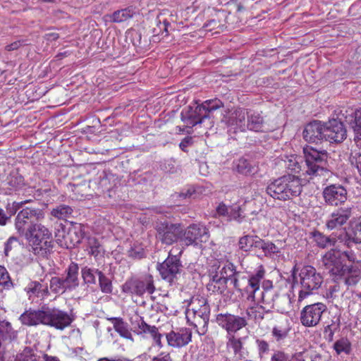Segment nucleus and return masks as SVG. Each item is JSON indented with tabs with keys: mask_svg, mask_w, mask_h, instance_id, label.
<instances>
[{
	"mask_svg": "<svg viewBox=\"0 0 361 361\" xmlns=\"http://www.w3.org/2000/svg\"><path fill=\"white\" fill-rule=\"evenodd\" d=\"M322 197L326 205L338 207L326 219V228L331 231L338 229L347 224L353 216V206L345 204L348 200L345 187L339 183L329 184L323 188Z\"/></svg>",
	"mask_w": 361,
	"mask_h": 361,
	"instance_id": "f257e3e1",
	"label": "nucleus"
},
{
	"mask_svg": "<svg viewBox=\"0 0 361 361\" xmlns=\"http://www.w3.org/2000/svg\"><path fill=\"white\" fill-rule=\"evenodd\" d=\"M322 265L333 280L338 283L350 286L361 280V269L357 265L343 263L339 250L331 249L328 251L322 257Z\"/></svg>",
	"mask_w": 361,
	"mask_h": 361,
	"instance_id": "f03ea898",
	"label": "nucleus"
},
{
	"mask_svg": "<svg viewBox=\"0 0 361 361\" xmlns=\"http://www.w3.org/2000/svg\"><path fill=\"white\" fill-rule=\"evenodd\" d=\"M302 190L301 179L288 174L271 181L266 188L267 193L275 200L286 201L299 196Z\"/></svg>",
	"mask_w": 361,
	"mask_h": 361,
	"instance_id": "7ed1b4c3",
	"label": "nucleus"
},
{
	"mask_svg": "<svg viewBox=\"0 0 361 361\" xmlns=\"http://www.w3.org/2000/svg\"><path fill=\"white\" fill-rule=\"evenodd\" d=\"M20 236L25 237L34 254L39 257H47L53 248L51 232L42 224L33 226Z\"/></svg>",
	"mask_w": 361,
	"mask_h": 361,
	"instance_id": "20e7f679",
	"label": "nucleus"
},
{
	"mask_svg": "<svg viewBox=\"0 0 361 361\" xmlns=\"http://www.w3.org/2000/svg\"><path fill=\"white\" fill-rule=\"evenodd\" d=\"M236 267L231 262H216L209 271L210 280L207 288L213 293L222 294L228 281H231L236 273Z\"/></svg>",
	"mask_w": 361,
	"mask_h": 361,
	"instance_id": "39448f33",
	"label": "nucleus"
},
{
	"mask_svg": "<svg viewBox=\"0 0 361 361\" xmlns=\"http://www.w3.org/2000/svg\"><path fill=\"white\" fill-rule=\"evenodd\" d=\"M298 276L300 288L298 291V302L301 303L317 293L324 282V278L321 273L310 265L303 266Z\"/></svg>",
	"mask_w": 361,
	"mask_h": 361,
	"instance_id": "423d86ee",
	"label": "nucleus"
},
{
	"mask_svg": "<svg viewBox=\"0 0 361 361\" xmlns=\"http://www.w3.org/2000/svg\"><path fill=\"white\" fill-rule=\"evenodd\" d=\"M303 153L307 175L322 176L329 171V154L326 150H317L307 146L303 148Z\"/></svg>",
	"mask_w": 361,
	"mask_h": 361,
	"instance_id": "0eeeda50",
	"label": "nucleus"
},
{
	"mask_svg": "<svg viewBox=\"0 0 361 361\" xmlns=\"http://www.w3.org/2000/svg\"><path fill=\"white\" fill-rule=\"evenodd\" d=\"M44 219V212L39 208L27 207L20 210L15 219V226L20 235H23L33 226L39 224L38 222Z\"/></svg>",
	"mask_w": 361,
	"mask_h": 361,
	"instance_id": "6e6552de",
	"label": "nucleus"
},
{
	"mask_svg": "<svg viewBox=\"0 0 361 361\" xmlns=\"http://www.w3.org/2000/svg\"><path fill=\"white\" fill-rule=\"evenodd\" d=\"M173 249L169 252L168 257L163 262L157 264V269L161 279L171 284L173 283L174 279H177L178 274H180L183 268L180 260L182 250L177 255H173Z\"/></svg>",
	"mask_w": 361,
	"mask_h": 361,
	"instance_id": "1a4fd4ad",
	"label": "nucleus"
},
{
	"mask_svg": "<svg viewBox=\"0 0 361 361\" xmlns=\"http://www.w3.org/2000/svg\"><path fill=\"white\" fill-rule=\"evenodd\" d=\"M216 322L219 326L226 331V338L235 336V334L247 326V319L229 312L219 313L216 315Z\"/></svg>",
	"mask_w": 361,
	"mask_h": 361,
	"instance_id": "9d476101",
	"label": "nucleus"
},
{
	"mask_svg": "<svg viewBox=\"0 0 361 361\" xmlns=\"http://www.w3.org/2000/svg\"><path fill=\"white\" fill-rule=\"evenodd\" d=\"M157 238L162 244L171 245L178 240L181 242L183 228L180 224H173L167 221L157 222L155 226Z\"/></svg>",
	"mask_w": 361,
	"mask_h": 361,
	"instance_id": "9b49d317",
	"label": "nucleus"
},
{
	"mask_svg": "<svg viewBox=\"0 0 361 361\" xmlns=\"http://www.w3.org/2000/svg\"><path fill=\"white\" fill-rule=\"evenodd\" d=\"M209 317L210 306L207 301H204L197 310H188L186 315L188 322L196 329L200 335H204L207 333Z\"/></svg>",
	"mask_w": 361,
	"mask_h": 361,
	"instance_id": "f8f14e48",
	"label": "nucleus"
},
{
	"mask_svg": "<svg viewBox=\"0 0 361 361\" xmlns=\"http://www.w3.org/2000/svg\"><path fill=\"white\" fill-rule=\"evenodd\" d=\"M154 290V281L151 275L142 279H129L122 286L123 293L137 296H142L145 293L152 294Z\"/></svg>",
	"mask_w": 361,
	"mask_h": 361,
	"instance_id": "ddd939ff",
	"label": "nucleus"
},
{
	"mask_svg": "<svg viewBox=\"0 0 361 361\" xmlns=\"http://www.w3.org/2000/svg\"><path fill=\"white\" fill-rule=\"evenodd\" d=\"M327 311L326 305L323 302H315L305 306L300 313V321L305 327L317 326L322 320V316Z\"/></svg>",
	"mask_w": 361,
	"mask_h": 361,
	"instance_id": "4468645a",
	"label": "nucleus"
},
{
	"mask_svg": "<svg viewBox=\"0 0 361 361\" xmlns=\"http://www.w3.org/2000/svg\"><path fill=\"white\" fill-rule=\"evenodd\" d=\"M209 238L208 228L200 224H193L187 227L181 235V243L185 246L197 245Z\"/></svg>",
	"mask_w": 361,
	"mask_h": 361,
	"instance_id": "2eb2a0df",
	"label": "nucleus"
},
{
	"mask_svg": "<svg viewBox=\"0 0 361 361\" xmlns=\"http://www.w3.org/2000/svg\"><path fill=\"white\" fill-rule=\"evenodd\" d=\"M74 318L68 312L56 308L44 307V325L63 330L71 326Z\"/></svg>",
	"mask_w": 361,
	"mask_h": 361,
	"instance_id": "dca6fc26",
	"label": "nucleus"
},
{
	"mask_svg": "<svg viewBox=\"0 0 361 361\" xmlns=\"http://www.w3.org/2000/svg\"><path fill=\"white\" fill-rule=\"evenodd\" d=\"M292 327L288 319L280 317L271 330L272 341L278 348H282L287 345L290 339Z\"/></svg>",
	"mask_w": 361,
	"mask_h": 361,
	"instance_id": "f3484780",
	"label": "nucleus"
},
{
	"mask_svg": "<svg viewBox=\"0 0 361 361\" xmlns=\"http://www.w3.org/2000/svg\"><path fill=\"white\" fill-rule=\"evenodd\" d=\"M326 141L339 144L347 138V129L341 118H331L324 122Z\"/></svg>",
	"mask_w": 361,
	"mask_h": 361,
	"instance_id": "a211bd4d",
	"label": "nucleus"
},
{
	"mask_svg": "<svg viewBox=\"0 0 361 361\" xmlns=\"http://www.w3.org/2000/svg\"><path fill=\"white\" fill-rule=\"evenodd\" d=\"M260 301L282 312L288 310L290 307V295H280L276 290L262 291Z\"/></svg>",
	"mask_w": 361,
	"mask_h": 361,
	"instance_id": "6ab92c4d",
	"label": "nucleus"
},
{
	"mask_svg": "<svg viewBox=\"0 0 361 361\" xmlns=\"http://www.w3.org/2000/svg\"><path fill=\"white\" fill-rule=\"evenodd\" d=\"M324 122L314 120L307 123L302 132L304 140L309 143L319 144L326 141Z\"/></svg>",
	"mask_w": 361,
	"mask_h": 361,
	"instance_id": "aec40b11",
	"label": "nucleus"
},
{
	"mask_svg": "<svg viewBox=\"0 0 361 361\" xmlns=\"http://www.w3.org/2000/svg\"><path fill=\"white\" fill-rule=\"evenodd\" d=\"M180 119L185 124V128L191 129L197 124L204 123L206 120V114L202 112L198 104L195 106H188L180 113Z\"/></svg>",
	"mask_w": 361,
	"mask_h": 361,
	"instance_id": "412c9836",
	"label": "nucleus"
},
{
	"mask_svg": "<svg viewBox=\"0 0 361 361\" xmlns=\"http://www.w3.org/2000/svg\"><path fill=\"white\" fill-rule=\"evenodd\" d=\"M252 250L255 251L257 257L261 259L264 257L274 259L279 257L281 254V249L274 243L263 240L259 236L256 239L255 247Z\"/></svg>",
	"mask_w": 361,
	"mask_h": 361,
	"instance_id": "4be33fe9",
	"label": "nucleus"
},
{
	"mask_svg": "<svg viewBox=\"0 0 361 361\" xmlns=\"http://www.w3.org/2000/svg\"><path fill=\"white\" fill-rule=\"evenodd\" d=\"M169 345L181 348L188 345L192 340V331L188 328H179L166 334Z\"/></svg>",
	"mask_w": 361,
	"mask_h": 361,
	"instance_id": "5701e85b",
	"label": "nucleus"
},
{
	"mask_svg": "<svg viewBox=\"0 0 361 361\" xmlns=\"http://www.w3.org/2000/svg\"><path fill=\"white\" fill-rule=\"evenodd\" d=\"M25 179L17 169L12 170L3 182V189L6 195H11L25 185Z\"/></svg>",
	"mask_w": 361,
	"mask_h": 361,
	"instance_id": "b1692460",
	"label": "nucleus"
},
{
	"mask_svg": "<svg viewBox=\"0 0 361 361\" xmlns=\"http://www.w3.org/2000/svg\"><path fill=\"white\" fill-rule=\"evenodd\" d=\"M19 320L23 325L27 326L44 325V307L41 310L30 308L20 314Z\"/></svg>",
	"mask_w": 361,
	"mask_h": 361,
	"instance_id": "393cba45",
	"label": "nucleus"
},
{
	"mask_svg": "<svg viewBox=\"0 0 361 361\" xmlns=\"http://www.w3.org/2000/svg\"><path fill=\"white\" fill-rule=\"evenodd\" d=\"M226 347L231 348L235 356L243 361H251V355L247 349L244 346L242 338L230 336L227 339Z\"/></svg>",
	"mask_w": 361,
	"mask_h": 361,
	"instance_id": "a878e982",
	"label": "nucleus"
},
{
	"mask_svg": "<svg viewBox=\"0 0 361 361\" xmlns=\"http://www.w3.org/2000/svg\"><path fill=\"white\" fill-rule=\"evenodd\" d=\"M61 277L69 288V290L72 291L75 290L80 284L78 264L74 262H71L65 269L64 274Z\"/></svg>",
	"mask_w": 361,
	"mask_h": 361,
	"instance_id": "bb28decb",
	"label": "nucleus"
},
{
	"mask_svg": "<svg viewBox=\"0 0 361 361\" xmlns=\"http://www.w3.org/2000/svg\"><path fill=\"white\" fill-rule=\"evenodd\" d=\"M248 112H246L243 109L239 108L235 109L228 116L226 121L227 126L233 128L235 132L236 130L245 131L247 123L245 118Z\"/></svg>",
	"mask_w": 361,
	"mask_h": 361,
	"instance_id": "cd10ccee",
	"label": "nucleus"
},
{
	"mask_svg": "<svg viewBox=\"0 0 361 361\" xmlns=\"http://www.w3.org/2000/svg\"><path fill=\"white\" fill-rule=\"evenodd\" d=\"M345 121L348 122L353 129L355 133L354 140L358 147H361V109L352 111L350 114V120H348V116H345Z\"/></svg>",
	"mask_w": 361,
	"mask_h": 361,
	"instance_id": "c85d7f7f",
	"label": "nucleus"
},
{
	"mask_svg": "<svg viewBox=\"0 0 361 361\" xmlns=\"http://www.w3.org/2000/svg\"><path fill=\"white\" fill-rule=\"evenodd\" d=\"M246 130L255 132L272 131V130L266 127L263 117L258 112H253L250 114H247Z\"/></svg>",
	"mask_w": 361,
	"mask_h": 361,
	"instance_id": "c756f323",
	"label": "nucleus"
},
{
	"mask_svg": "<svg viewBox=\"0 0 361 361\" xmlns=\"http://www.w3.org/2000/svg\"><path fill=\"white\" fill-rule=\"evenodd\" d=\"M85 226L80 224H75L67 233L68 248L79 245L85 237Z\"/></svg>",
	"mask_w": 361,
	"mask_h": 361,
	"instance_id": "7c9ffc66",
	"label": "nucleus"
},
{
	"mask_svg": "<svg viewBox=\"0 0 361 361\" xmlns=\"http://www.w3.org/2000/svg\"><path fill=\"white\" fill-rule=\"evenodd\" d=\"M28 297H37L44 298L50 295L47 285H43L39 281H31L25 288Z\"/></svg>",
	"mask_w": 361,
	"mask_h": 361,
	"instance_id": "2f4dec72",
	"label": "nucleus"
},
{
	"mask_svg": "<svg viewBox=\"0 0 361 361\" xmlns=\"http://www.w3.org/2000/svg\"><path fill=\"white\" fill-rule=\"evenodd\" d=\"M265 272L264 267L260 265L257 270L247 276L250 296L254 297L255 293L259 290L260 282L264 279Z\"/></svg>",
	"mask_w": 361,
	"mask_h": 361,
	"instance_id": "473e14b6",
	"label": "nucleus"
},
{
	"mask_svg": "<svg viewBox=\"0 0 361 361\" xmlns=\"http://www.w3.org/2000/svg\"><path fill=\"white\" fill-rule=\"evenodd\" d=\"M108 320L111 321L114 325V330L123 338L133 341V337L128 329V324L121 317H111Z\"/></svg>",
	"mask_w": 361,
	"mask_h": 361,
	"instance_id": "72a5a7b5",
	"label": "nucleus"
},
{
	"mask_svg": "<svg viewBox=\"0 0 361 361\" xmlns=\"http://www.w3.org/2000/svg\"><path fill=\"white\" fill-rule=\"evenodd\" d=\"M310 235L314 242L319 248L324 249L329 247H331L334 246L336 243L335 238L331 235H326L317 230L311 232Z\"/></svg>",
	"mask_w": 361,
	"mask_h": 361,
	"instance_id": "f704fd0d",
	"label": "nucleus"
},
{
	"mask_svg": "<svg viewBox=\"0 0 361 361\" xmlns=\"http://www.w3.org/2000/svg\"><path fill=\"white\" fill-rule=\"evenodd\" d=\"M247 317L252 319L255 323L260 324L264 319L265 315L271 314V311L266 310L262 305H255L248 307L246 310Z\"/></svg>",
	"mask_w": 361,
	"mask_h": 361,
	"instance_id": "c9c22d12",
	"label": "nucleus"
},
{
	"mask_svg": "<svg viewBox=\"0 0 361 361\" xmlns=\"http://www.w3.org/2000/svg\"><path fill=\"white\" fill-rule=\"evenodd\" d=\"M233 288L238 292L245 291L249 293L248 288V277L240 271H236L232 279L231 280Z\"/></svg>",
	"mask_w": 361,
	"mask_h": 361,
	"instance_id": "e433bc0d",
	"label": "nucleus"
},
{
	"mask_svg": "<svg viewBox=\"0 0 361 361\" xmlns=\"http://www.w3.org/2000/svg\"><path fill=\"white\" fill-rule=\"evenodd\" d=\"M98 272H101L98 269L89 267L88 266L82 267L80 273L83 283L87 286L95 285L97 283L96 277L98 276Z\"/></svg>",
	"mask_w": 361,
	"mask_h": 361,
	"instance_id": "4c0bfd02",
	"label": "nucleus"
},
{
	"mask_svg": "<svg viewBox=\"0 0 361 361\" xmlns=\"http://www.w3.org/2000/svg\"><path fill=\"white\" fill-rule=\"evenodd\" d=\"M50 291L56 295H62L71 292L61 276H53L49 283Z\"/></svg>",
	"mask_w": 361,
	"mask_h": 361,
	"instance_id": "58836bf2",
	"label": "nucleus"
},
{
	"mask_svg": "<svg viewBox=\"0 0 361 361\" xmlns=\"http://www.w3.org/2000/svg\"><path fill=\"white\" fill-rule=\"evenodd\" d=\"M133 11L130 8H126L114 11L112 14L107 16L109 20L113 23H123L133 16Z\"/></svg>",
	"mask_w": 361,
	"mask_h": 361,
	"instance_id": "ea45409f",
	"label": "nucleus"
},
{
	"mask_svg": "<svg viewBox=\"0 0 361 361\" xmlns=\"http://www.w3.org/2000/svg\"><path fill=\"white\" fill-rule=\"evenodd\" d=\"M73 212L71 207L61 204L51 210V215L58 219L66 220L72 216Z\"/></svg>",
	"mask_w": 361,
	"mask_h": 361,
	"instance_id": "a19ab883",
	"label": "nucleus"
},
{
	"mask_svg": "<svg viewBox=\"0 0 361 361\" xmlns=\"http://www.w3.org/2000/svg\"><path fill=\"white\" fill-rule=\"evenodd\" d=\"M235 167L238 173L244 175H251L255 172L254 166L244 157L236 161Z\"/></svg>",
	"mask_w": 361,
	"mask_h": 361,
	"instance_id": "79ce46f5",
	"label": "nucleus"
},
{
	"mask_svg": "<svg viewBox=\"0 0 361 361\" xmlns=\"http://www.w3.org/2000/svg\"><path fill=\"white\" fill-rule=\"evenodd\" d=\"M255 345L258 356L260 360H266L271 351L269 343L263 338H257L255 340Z\"/></svg>",
	"mask_w": 361,
	"mask_h": 361,
	"instance_id": "37998d69",
	"label": "nucleus"
},
{
	"mask_svg": "<svg viewBox=\"0 0 361 361\" xmlns=\"http://www.w3.org/2000/svg\"><path fill=\"white\" fill-rule=\"evenodd\" d=\"M202 109V112L206 114V119H209L210 114L213 111L220 108L222 105L221 102L219 99L207 100L201 104H198Z\"/></svg>",
	"mask_w": 361,
	"mask_h": 361,
	"instance_id": "c03bdc74",
	"label": "nucleus"
},
{
	"mask_svg": "<svg viewBox=\"0 0 361 361\" xmlns=\"http://www.w3.org/2000/svg\"><path fill=\"white\" fill-rule=\"evenodd\" d=\"M334 349L338 355H349L352 350L351 343L347 338H341L334 343Z\"/></svg>",
	"mask_w": 361,
	"mask_h": 361,
	"instance_id": "a18cd8bd",
	"label": "nucleus"
},
{
	"mask_svg": "<svg viewBox=\"0 0 361 361\" xmlns=\"http://www.w3.org/2000/svg\"><path fill=\"white\" fill-rule=\"evenodd\" d=\"M157 330L159 329L157 326L148 324L142 317L137 321V334L138 335L149 334L152 336L156 335Z\"/></svg>",
	"mask_w": 361,
	"mask_h": 361,
	"instance_id": "49530a36",
	"label": "nucleus"
},
{
	"mask_svg": "<svg viewBox=\"0 0 361 361\" xmlns=\"http://www.w3.org/2000/svg\"><path fill=\"white\" fill-rule=\"evenodd\" d=\"M99 286L103 293L110 294L113 291L111 280L108 278L102 271L98 272Z\"/></svg>",
	"mask_w": 361,
	"mask_h": 361,
	"instance_id": "de8ad7c7",
	"label": "nucleus"
},
{
	"mask_svg": "<svg viewBox=\"0 0 361 361\" xmlns=\"http://www.w3.org/2000/svg\"><path fill=\"white\" fill-rule=\"evenodd\" d=\"M257 235H246L239 239L238 245L240 250L248 252L253 250Z\"/></svg>",
	"mask_w": 361,
	"mask_h": 361,
	"instance_id": "09e8293b",
	"label": "nucleus"
},
{
	"mask_svg": "<svg viewBox=\"0 0 361 361\" xmlns=\"http://www.w3.org/2000/svg\"><path fill=\"white\" fill-rule=\"evenodd\" d=\"M36 357L35 350L32 348L25 347L21 352L16 355L14 361H37Z\"/></svg>",
	"mask_w": 361,
	"mask_h": 361,
	"instance_id": "8fccbe9b",
	"label": "nucleus"
},
{
	"mask_svg": "<svg viewBox=\"0 0 361 361\" xmlns=\"http://www.w3.org/2000/svg\"><path fill=\"white\" fill-rule=\"evenodd\" d=\"M55 230V238L57 243L60 244L61 246L65 245L68 248L66 226L63 224L60 223L56 226Z\"/></svg>",
	"mask_w": 361,
	"mask_h": 361,
	"instance_id": "3c124183",
	"label": "nucleus"
},
{
	"mask_svg": "<svg viewBox=\"0 0 361 361\" xmlns=\"http://www.w3.org/2000/svg\"><path fill=\"white\" fill-rule=\"evenodd\" d=\"M0 286H2L3 289L7 290L14 287V284L10 278L8 272L3 266H0Z\"/></svg>",
	"mask_w": 361,
	"mask_h": 361,
	"instance_id": "603ef678",
	"label": "nucleus"
},
{
	"mask_svg": "<svg viewBox=\"0 0 361 361\" xmlns=\"http://www.w3.org/2000/svg\"><path fill=\"white\" fill-rule=\"evenodd\" d=\"M355 238L354 232L351 230V232L345 231L343 235H341L338 237V240L341 243L350 248L355 245L360 243Z\"/></svg>",
	"mask_w": 361,
	"mask_h": 361,
	"instance_id": "864d4df0",
	"label": "nucleus"
},
{
	"mask_svg": "<svg viewBox=\"0 0 361 361\" xmlns=\"http://www.w3.org/2000/svg\"><path fill=\"white\" fill-rule=\"evenodd\" d=\"M101 245L95 238H90L88 239V252L94 257H98L101 254Z\"/></svg>",
	"mask_w": 361,
	"mask_h": 361,
	"instance_id": "5fc2aeb1",
	"label": "nucleus"
},
{
	"mask_svg": "<svg viewBox=\"0 0 361 361\" xmlns=\"http://www.w3.org/2000/svg\"><path fill=\"white\" fill-rule=\"evenodd\" d=\"M350 161L351 165L357 170L359 175L361 176V153L358 151L351 152Z\"/></svg>",
	"mask_w": 361,
	"mask_h": 361,
	"instance_id": "6e6d98bb",
	"label": "nucleus"
},
{
	"mask_svg": "<svg viewBox=\"0 0 361 361\" xmlns=\"http://www.w3.org/2000/svg\"><path fill=\"white\" fill-rule=\"evenodd\" d=\"M269 361H291L290 355L281 350H274Z\"/></svg>",
	"mask_w": 361,
	"mask_h": 361,
	"instance_id": "4d7b16f0",
	"label": "nucleus"
},
{
	"mask_svg": "<svg viewBox=\"0 0 361 361\" xmlns=\"http://www.w3.org/2000/svg\"><path fill=\"white\" fill-rule=\"evenodd\" d=\"M338 327V324H336L334 322L331 324H328L324 327V334L326 341L331 342L334 340V333Z\"/></svg>",
	"mask_w": 361,
	"mask_h": 361,
	"instance_id": "13d9d810",
	"label": "nucleus"
},
{
	"mask_svg": "<svg viewBox=\"0 0 361 361\" xmlns=\"http://www.w3.org/2000/svg\"><path fill=\"white\" fill-rule=\"evenodd\" d=\"M128 257L133 259H140L145 257V252L141 247L135 246L131 247L128 252Z\"/></svg>",
	"mask_w": 361,
	"mask_h": 361,
	"instance_id": "bf43d9fd",
	"label": "nucleus"
},
{
	"mask_svg": "<svg viewBox=\"0 0 361 361\" xmlns=\"http://www.w3.org/2000/svg\"><path fill=\"white\" fill-rule=\"evenodd\" d=\"M228 216L230 219L241 222L243 216L241 214V208L240 206L235 205L229 209Z\"/></svg>",
	"mask_w": 361,
	"mask_h": 361,
	"instance_id": "052dcab7",
	"label": "nucleus"
},
{
	"mask_svg": "<svg viewBox=\"0 0 361 361\" xmlns=\"http://www.w3.org/2000/svg\"><path fill=\"white\" fill-rule=\"evenodd\" d=\"M286 168L292 172L298 173L300 171V166L297 160V157L292 155L286 161Z\"/></svg>",
	"mask_w": 361,
	"mask_h": 361,
	"instance_id": "680f3d73",
	"label": "nucleus"
},
{
	"mask_svg": "<svg viewBox=\"0 0 361 361\" xmlns=\"http://www.w3.org/2000/svg\"><path fill=\"white\" fill-rule=\"evenodd\" d=\"M18 243V238L14 236L10 237L4 243V253L5 256H9L11 251L13 250L16 244Z\"/></svg>",
	"mask_w": 361,
	"mask_h": 361,
	"instance_id": "e2e57ef3",
	"label": "nucleus"
},
{
	"mask_svg": "<svg viewBox=\"0 0 361 361\" xmlns=\"http://www.w3.org/2000/svg\"><path fill=\"white\" fill-rule=\"evenodd\" d=\"M180 198H195V190L193 186H189L187 188L183 189L178 195Z\"/></svg>",
	"mask_w": 361,
	"mask_h": 361,
	"instance_id": "0e129e2a",
	"label": "nucleus"
},
{
	"mask_svg": "<svg viewBox=\"0 0 361 361\" xmlns=\"http://www.w3.org/2000/svg\"><path fill=\"white\" fill-rule=\"evenodd\" d=\"M150 361H173L170 353L161 352L157 356H154Z\"/></svg>",
	"mask_w": 361,
	"mask_h": 361,
	"instance_id": "69168bd1",
	"label": "nucleus"
},
{
	"mask_svg": "<svg viewBox=\"0 0 361 361\" xmlns=\"http://www.w3.org/2000/svg\"><path fill=\"white\" fill-rule=\"evenodd\" d=\"M193 143V139L190 136L184 137L179 144V147L183 152H187V148L192 145Z\"/></svg>",
	"mask_w": 361,
	"mask_h": 361,
	"instance_id": "338daca9",
	"label": "nucleus"
},
{
	"mask_svg": "<svg viewBox=\"0 0 361 361\" xmlns=\"http://www.w3.org/2000/svg\"><path fill=\"white\" fill-rule=\"evenodd\" d=\"M352 230L355 233V235L356 237L355 238L358 240L361 243V218L352 228Z\"/></svg>",
	"mask_w": 361,
	"mask_h": 361,
	"instance_id": "774afa93",
	"label": "nucleus"
}]
</instances>
